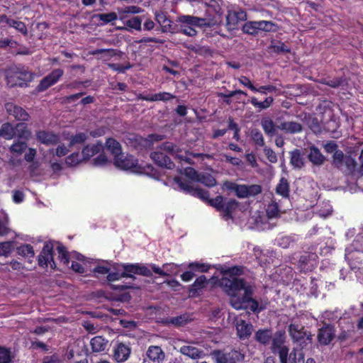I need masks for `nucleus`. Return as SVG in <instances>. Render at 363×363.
Here are the masks:
<instances>
[{
    "mask_svg": "<svg viewBox=\"0 0 363 363\" xmlns=\"http://www.w3.org/2000/svg\"><path fill=\"white\" fill-rule=\"evenodd\" d=\"M12 242H0V256L8 257L12 250Z\"/></svg>",
    "mask_w": 363,
    "mask_h": 363,
    "instance_id": "61",
    "label": "nucleus"
},
{
    "mask_svg": "<svg viewBox=\"0 0 363 363\" xmlns=\"http://www.w3.org/2000/svg\"><path fill=\"white\" fill-rule=\"evenodd\" d=\"M308 160L314 165H321L325 160L324 155L320 152V150L315 147L312 146L310 148V152L308 154Z\"/></svg>",
    "mask_w": 363,
    "mask_h": 363,
    "instance_id": "31",
    "label": "nucleus"
},
{
    "mask_svg": "<svg viewBox=\"0 0 363 363\" xmlns=\"http://www.w3.org/2000/svg\"><path fill=\"white\" fill-rule=\"evenodd\" d=\"M188 268L194 272H207L211 268V266L208 264L200 263L198 262H191L188 265Z\"/></svg>",
    "mask_w": 363,
    "mask_h": 363,
    "instance_id": "50",
    "label": "nucleus"
},
{
    "mask_svg": "<svg viewBox=\"0 0 363 363\" xmlns=\"http://www.w3.org/2000/svg\"><path fill=\"white\" fill-rule=\"evenodd\" d=\"M193 320L192 315L189 313H183L176 317H171L166 320L167 324H171L176 328L187 325Z\"/></svg>",
    "mask_w": 363,
    "mask_h": 363,
    "instance_id": "24",
    "label": "nucleus"
},
{
    "mask_svg": "<svg viewBox=\"0 0 363 363\" xmlns=\"http://www.w3.org/2000/svg\"><path fill=\"white\" fill-rule=\"evenodd\" d=\"M255 338L264 345H268L272 339V330L270 329L258 330L255 333Z\"/></svg>",
    "mask_w": 363,
    "mask_h": 363,
    "instance_id": "34",
    "label": "nucleus"
},
{
    "mask_svg": "<svg viewBox=\"0 0 363 363\" xmlns=\"http://www.w3.org/2000/svg\"><path fill=\"white\" fill-rule=\"evenodd\" d=\"M211 355L216 363H238L245 358L244 354L235 349L230 350L229 352L215 350L211 352Z\"/></svg>",
    "mask_w": 363,
    "mask_h": 363,
    "instance_id": "8",
    "label": "nucleus"
},
{
    "mask_svg": "<svg viewBox=\"0 0 363 363\" xmlns=\"http://www.w3.org/2000/svg\"><path fill=\"white\" fill-rule=\"evenodd\" d=\"M346 156L344 155L342 151L336 150L333 155V164L335 167L337 168L340 170H343V163L345 161Z\"/></svg>",
    "mask_w": 363,
    "mask_h": 363,
    "instance_id": "45",
    "label": "nucleus"
},
{
    "mask_svg": "<svg viewBox=\"0 0 363 363\" xmlns=\"http://www.w3.org/2000/svg\"><path fill=\"white\" fill-rule=\"evenodd\" d=\"M5 108L9 116L13 117L16 121H28L30 118L28 113L23 108L14 103H6Z\"/></svg>",
    "mask_w": 363,
    "mask_h": 363,
    "instance_id": "14",
    "label": "nucleus"
},
{
    "mask_svg": "<svg viewBox=\"0 0 363 363\" xmlns=\"http://www.w3.org/2000/svg\"><path fill=\"white\" fill-rule=\"evenodd\" d=\"M236 330L238 337L240 340H245L252 334V325L244 320H240L237 323Z\"/></svg>",
    "mask_w": 363,
    "mask_h": 363,
    "instance_id": "25",
    "label": "nucleus"
},
{
    "mask_svg": "<svg viewBox=\"0 0 363 363\" xmlns=\"http://www.w3.org/2000/svg\"><path fill=\"white\" fill-rule=\"evenodd\" d=\"M257 24V21H247L242 26V30L244 33L257 36L259 34Z\"/></svg>",
    "mask_w": 363,
    "mask_h": 363,
    "instance_id": "38",
    "label": "nucleus"
},
{
    "mask_svg": "<svg viewBox=\"0 0 363 363\" xmlns=\"http://www.w3.org/2000/svg\"><path fill=\"white\" fill-rule=\"evenodd\" d=\"M108 67L118 73H124L127 69H130L132 65L129 62L126 65L119 63H110Z\"/></svg>",
    "mask_w": 363,
    "mask_h": 363,
    "instance_id": "62",
    "label": "nucleus"
},
{
    "mask_svg": "<svg viewBox=\"0 0 363 363\" xmlns=\"http://www.w3.org/2000/svg\"><path fill=\"white\" fill-rule=\"evenodd\" d=\"M176 96L169 93L166 91L159 92L154 94H147L144 95L143 94H140L138 96V99L146 101H164L167 102L173 99H174Z\"/></svg>",
    "mask_w": 363,
    "mask_h": 363,
    "instance_id": "20",
    "label": "nucleus"
},
{
    "mask_svg": "<svg viewBox=\"0 0 363 363\" xmlns=\"http://www.w3.org/2000/svg\"><path fill=\"white\" fill-rule=\"evenodd\" d=\"M174 181L184 193L208 202L209 199V192L208 191L200 187H194L191 182L183 181L179 177H175Z\"/></svg>",
    "mask_w": 363,
    "mask_h": 363,
    "instance_id": "9",
    "label": "nucleus"
},
{
    "mask_svg": "<svg viewBox=\"0 0 363 363\" xmlns=\"http://www.w3.org/2000/svg\"><path fill=\"white\" fill-rule=\"evenodd\" d=\"M318 257L316 253L304 252L297 258L293 257L291 263L295 264L300 272L307 273L313 271L318 266Z\"/></svg>",
    "mask_w": 363,
    "mask_h": 363,
    "instance_id": "5",
    "label": "nucleus"
},
{
    "mask_svg": "<svg viewBox=\"0 0 363 363\" xmlns=\"http://www.w3.org/2000/svg\"><path fill=\"white\" fill-rule=\"evenodd\" d=\"M141 23V18L139 16H134L126 21L125 25L132 29L140 31L142 30Z\"/></svg>",
    "mask_w": 363,
    "mask_h": 363,
    "instance_id": "54",
    "label": "nucleus"
},
{
    "mask_svg": "<svg viewBox=\"0 0 363 363\" xmlns=\"http://www.w3.org/2000/svg\"><path fill=\"white\" fill-rule=\"evenodd\" d=\"M11 361V352L9 349L0 347V363H10Z\"/></svg>",
    "mask_w": 363,
    "mask_h": 363,
    "instance_id": "63",
    "label": "nucleus"
},
{
    "mask_svg": "<svg viewBox=\"0 0 363 363\" xmlns=\"http://www.w3.org/2000/svg\"><path fill=\"white\" fill-rule=\"evenodd\" d=\"M108 341L102 336H95L91 338L90 345L94 352H100L106 350Z\"/></svg>",
    "mask_w": 363,
    "mask_h": 363,
    "instance_id": "33",
    "label": "nucleus"
},
{
    "mask_svg": "<svg viewBox=\"0 0 363 363\" xmlns=\"http://www.w3.org/2000/svg\"><path fill=\"white\" fill-rule=\"evenodd\" d=\"M179 21L184 24H188L192 27L199 28L212 27L215 22L212 18H199L197 16L184 15L179 17Z\"/></svg>",
    "mask_w": 363,
    "mask_h": 363,
    "instance_id": "13",
    "label": "nucleus"
},
{
    "mask_svg": "<svg viewBox=\"0 0 363 363\" xmlns=\"http://www.w3.org/2000/svg\"><path fill=\"white\" fill-rule=\"evenodd\" d=\"M220 0H204V5L210 8L215 13H219L221 11V7L219 4Z\"/></svg>",
    "mask_w": 363,
    "mask_h": 363,
    "instance_id": "58",
    "label": "nucleus"
},
{
    "mask_svg": "<svg viewBox=\"0 0 363 363\" xmlns=\"http://www.w3.org/2000/svg\"><path fill=\"white\" fill-rule=\"evenodd\" d=\"M287 363H304V354L301 349L294 350L289 356V361Z\"/></svg>",
    "mask_w": 363,
    "mask_h": 363,
    "instance_id": "47",
    "label": "nucleus"
},
{
    "mask_svg": "<svg viewBox=\"0 0 363 363\" xmlns=\"http://www.w3.org/2000/svg\"><path fill=\"white\" fill-rule=\"evenodd\" d=\"M125 143L129 147L138 152L151 147V142L135 133H128L125 138Z\"/></svg>",
    "mask_w": 363,
    "mask_h": 363,
    "instance_id": "11",
    "label": "nucleus"
},
{
    "mask_svg": "<svg viewBox=\"0 0 363 363\" xmlns=\"http://www.w3.org/2000/svg\"><path fill=\"white\" fill-rule=\"evenodd\" d=\"M131 353L130 344L117 342L113 350V358L118 363L128 360Z\"/></svg>",
    "mask_w": 363,
    "mask_h": 363,
    "instance_id": "16",
    "label": "nucleus"
},
{
    "mask_svg": "<svg viewBox=\"0 0 363 363\" xmlns=\"http://www.w3.org/2000/svg\"><path fill=\"white\" fill-rule=\"evenodd\" d=\"M151 159L159 167L173 169L175 167L171 158L162 152L155 151L150 154Z\"/></svg>",
    "mask_w": 363,
    "mask_h": 363,
    "instance_id": "17",
    "label": "nucleus"
},
{
    "mask_svg": "<svg viewBox=\"0 0 363 363\" xmlns=\"http://www.w3.org/2000/svg\"><path fill=\"white\" fill-rule=\"evenodd\" d=\"M274 98L272 96L267 97L264 101H259L257 98L252 97L250 102L255 107L258 108L260 110L267 109L269 108L273 103Z\"/></svg>",
    "mask_w": 363,
    "mask_h": 363,
    "instance_id": "42",
    "label": "nucleus"
},
{
    "mask_svg": "<svg viewBox=\"0 0 363 363\" xmlns=\"http://www.w3.org/2000/svg\"><path fill=\"white\" fill-rule=\"evenodd\" d=\"M320 82L321 84L329 86L332 88H337L343 84L344 79L340 77L328 79H323Z\"/></svg>",
    "mask_w": 363,
    "mask_h": 363,
    "instance_id": "55",
    "label": "nucleus"
},
{
    "mask_svg": "<svg viewBox=\"0 0 363 363\" xmlns=\"http://www.w3.org/2000/svg\"><path fill=\"white\" fill-rule=\"evenodd\" d=\"M7 25L10 27L14 28L16 30L25 35L28 34L27 27L26 24L22 21L10 18Z\"/></svg>",
    "mask_w": 363,
    "mask_h": 363,
    "instance_id": "49",
    "label": "nucleus"
},
{
    "mask_svg": "<svg viewBox=\"0 0 363 363\" xmlns=\"http://www.w3.org/2000/svg\"><path fill=\"white\" fill-rule=\"evenodd\" d=\"M27 148V143L25 141H18L10 147V151L13 153L21 154Z\"/></svg>",
    "mask_w": 363,
    "mask_h": 363,
    "instance_id": "57",
    "label": "nucleus"
},
{
    "mask_svg": "<svg viewBox=\"0 0 363 363\" xmlns=\"http://www.w3.org/2000/svg\"><path fill=\"white\" fill-rule=\"evenodd\" d=\"M54 245L52 241H47L44 243L43 249L38 256V264L43 268L47 269L48 265L51 269H55L57 264L54 259Z\"/></svg>",
    "mask_w": 363,
    "mask_h": 363,
    "instance_id": "10",
    "label": "nucleus"
},
{
    "mask_svg": "<svg viewBox=\"0 0 363 363\" xmlns=\"http://www.w3.org/2000/svg\"><path fill=\"white\" fill-rule=\"evenodd\" d=\"M277 128L286 134H297L303 131V125L296 121L281 122Z\"/></svg>",
    "mask_w": 363,
    "mask_h": 363,
    "instance_id": "22",
    "label": "nucleus"
},
{
    "mask_svg": "<svg viewBox=\"0 0 363 363\" xmlns=\"http://www.w3.org/2000/svg\"><path fill=\"white\" fill-rule=\"evenodd\" d=\"M244 306L243 309H249L254 313H259L265 309V307L259 306V302L255 298L251 299L249 303L244 304Z\"/></svg>",
    "mask_w": 363,
    "mask_h": 363,
    "instance_id": "51",
    "label": "nucleus"
},
{
    "mask_svg": "<svg viewBox=\"0 0 363 363\" xmlns=\"http://www.w3.org/2000/svg\"><path fill=\"white\" fill-rule=\"evenodd\" d=\"M179 32L189 37H194L197 34V31L194 27L184 23L181 25Z\"/></svg>",
    "mask_w": 363,
    "mask_h": 363,
    "instance_id": "60",
    "label": "nucleus"
},
{
    "mask_svg": "<svg viewBox=\"0 0 363 363\" xmlns=\"http://www.w3.org/2000/svg\"><path fill=\"white\" fill-rule=\"evenodd\" d=\"M180 352L193 359H196L202 357L203 352L195 347L184 345L180 348Z\"/></svg>",
    "mask_w": 363,
    "mask_h": 363,
    "instance_id": "32",
    "label": "nucleus"
},
{
    "mask_svg": "<svg viewBox=\"0 0 363 363\" xmlns=\"http://www.w3.org/2000/svg\"><path fill=\"white\" fill-rule=\"evenodd\" d=\"M146 357L152 363H162L165 353L160 346L150 345L146 351Z\"/></svg>",
    "mask_w": 363,
    "mask_h": 363,
    "instance_id": "19",
    "label": "nucleus"
},
{
    "mask_svg": "<svg viewBox=\"0 0 363 363\" xmlns=\"http://www.w3.org/2000/svg\"><path fill=\"white\" fill-rule=\"evenodd\" d=\"M56 250L58 253V259L65 267H68L69 264V253L67 247L61 242H57Z\"/></svg>",
    "mask_w": 363,
    "mask_h": 363,
    "instance_id": "35",
    "label": "nucleus"
},
{
    "mask_svg": "<svg viewBox=\"0 0 363 363\" xmlns=\"http://www.w3.org/2000/svg\"><path fill=\"white\" fill-rule=\"evenodd\" d=\"M16 135L18 138L28 139L30 132L25 123H19L13 126L10 123H4L0 128V137L5 140H11Z\"/></svg>",
    "mask_w": 363,
    "mask_h": 363,
    "instance_id": "7",
    "label": "nucleus"
},
{
    "mask_svg": "<svg viewBox=\"0 0 363 363\" xmlns=\"http://www.w3.org/2000/svg\"><path fill=\"white\" fill-rule=\"evenodd\" d=\"M197 182L208 187H213L216 184V179L210 174L200 173Z\"/></svg>",
    "mask_w": 363,
    "mask_h": 363,
    "instance_id": "43",
    "label": "nucleus"
},
{
    "mask_svg": "<svg viewBox=\"0 0 363 363\" xmlns=\"http://www.w3.org/2000/svg\"><path fill=\"white\" fill-rule=\"evenodd\" d=\"M107 163H108V158H107V156L104 152H101L92 161L93 165L96 166V167L104 166V165H106Z\"/></svg>",
    "mask_w": 363,
    "mask_h": 363,
    "instance_id": "64",
    "label": "nucleus"
},
{
    "mask_svg": "<svg viewBox=\"0 0 363 363\" xmlns=\"http://www.w3.org/2000/svg\"><path fill=\"white\" fill-rule=\"evenodd\" d=\"M290 164L294 169H301L304 166V158L299 149H295L291 152Z\"/></svg>",
    "mask_w": 363,
    "mask_h": 363,
    "instance_id": "30",
    "label": "nucleus"
},
{
    "mask_svg": "<svg viewBox=\"0 0 363 363\" xmlns=\"http://www.w3.org/2000/svg\"><path fill=\"white\" fill-rule=\"evenodd\" d=\"M224 198L219 195L216 196L214 199L208 200V203L213 207H214L218 211L220 212L223 208L224 206Z\"/></svg>",
    "mask_w": 363,
    "mask_h": 363,
    "instance_id": "53",
    "label": "nucleus"
},
{
    "mask_svg": "<svg viewBox=\"0 0 363 363\" xmlns=\"http://www.w3.org/2000/svg\"><path fill=\"white\" fill-rule=\"evenodd\" d=\"M335 336V327L330 324H324L318 329L317 338L321 345H328L333 340Z\"/></svg>",
    "mask_w": 363,
    "mask_h": 363,
    "instance_id": "15",
    "label": "nucleus"
},
{
    "mask_svg": "<svg viewBox=\"0 0 363 363\" xmlns=\"http://www.w3.org/2000/svg\"><path fill=\"white\" fill-rule=\"evenodd\" d=\"M36 139L38 142L46 145H54L60 142L58 135L46 130H39L36 133Z\"/></svg>",
    "mask_w": 363,
    "mask_h": 363,
    "instance_id": "18",
    "label": "nucleus"
},
{
    "mask_svg": "<svg viewBox=\"0 0 363 363\" xmlns=\"http://www.w3.org/2000/svg\"><path fill=\"white\" fill-rule=\"evenodd\" d=\"M108 130V128L106 125L97 127L94 130H90L89 134L94 138H99L104 135Z\"/></svg>",
    "mask_w": 363,
    "mask_h": 363,
    "instance_id": "59",
    "label": "nucleus"
},
{
    "mask_svg": "<svg viewBox=\"0 0 363 363\" xmlns=\"http://www.w3.org/2000/svg\"><path fill=\"white\" fill-rule=\"evenodd\" d=\"M123 272L121 274L118 272H108L107 275V280L108 281H118L121 278H131L135 280L136 278L134 274H138L147 277L152 276V271L145 265L135 263V264H123Z\"/></svg>",
    "mask_w": 363,
    "mask_h": 363,
    "instance_id": "4",
    "label": "nucleus"
},
{
    "mask_svg": "<svg viewBox=\"0 0 363 363\" xmlns=\"http://www.w3.org/2000/svg\"><path fill=\"white\" fill-rule=\"evenodd\" d=\"M239 202L234 199H230L224 203L223 208L220 212L223 213V218L228 220L233 218V213L237 209Z\"/></svg>",
    "mask_w": 363,
    "mask_h": 363,
    "instance_id": "27",
    "label": "nucleus"
},
{
    "mask_svg": "<svg viewBox=\"0 0 363 363\" xmlns=\"http://www.w3.org/2000/svg\"><path fill=\"white\" fill-rule=\"evenodd\" d=\"M113 160L115 166L121 169L152 175H154L156 172L154 167L150 164H146L145 166L139 164L138 159L132 155L127 154L125 155L122 152Z\"/></svg>",
    "mask_w": 363,
    "mask_h": 363,
    "instance_id": "3",
    "label": "nucleus"
},
{
    "mask_svg": "<svg viewBox=\"0 0 363 363\" xmlns=\"http://www.w3.org/2000/svg\"><path fill=\"white\" fill-rule=\"evenodd\" d=\"M34 75L28 67L18 65L9 67L6 72V79L11 86L27 87L33 80Z\"/></svg>",
    "mask_w": 363,
    "mask_h": 363,
    "instance_id": "2",
    "label": "nucleus"
},
{
    "mask_svg": "<svg viewBox=\"0 0 363 363\" xmlns=\"http://www.w3.org/2000/svg\"><path fill=\"white\" fill-rule=\"evenodd\" d=\"M206 283L207 279L206 276L201 275L197 277L194 282L189 287V296L191 297H197L200 296L203 289L206 286Z\"/></svg>",
    "mask_w": 363,
    "mask_h": 363,
    "instance_id": "23",
    "label": "nucleus"
},
{
    "mask_svg": "<svg viewBox=\"0 0 363 363\" xmlns=\"http://www.w3.org/2000/svg\"><path fill=\"white\" fill-rule=\"evenodd\" d=\"M79 152H73L65 158V163L69 167H74L82 162Z\"/></svg>",
    "mask_w": 363,
    "mask_h": 363,
    "instance_id": "52",
    "label": "nucleus"
},
{
    "mask_svg": "<svg viewBox=\"0 0 363 363\" xmlns=\"http://www.w3.org/2000/svg\"><path fill=\"white\" fill-rule=\"evenodd\" d=\"M357 162L351 156H346L345 161L343 163V170H341L346 174H350L355 171Z\"/></svg>",
    "mask_w": 363,
    "mask_h": 363,
    "instance_id": "44",
    "label": "nucleus"
},
{
    "mask_svg": "<svg viewBox=\"0 0 363 363\" xmlns=\"http://www.w3.org/2000/svg\"><path fill=\"white\" fill-rule=\"evenodd\" d=\"M257 28L259 33L262 31L265 33H275L278 30V26L277 23L271 21H257Z\"/></svg>",
    "mask_w": 363,
    "mask_h": 363,
    "instance_id": "37",
    "label": "nucleus"
},
{
    "mask_svg": "<svg viewBox=\"0 0 363 363\" xmlns=\"http://www.w3.org/2000/svg\"><path fill=\"white\" fill-rule=\"evenodd\" d=\"M289 333L293 341L296 342L301 349H303L312 342V336L305 327L298 323H291L289 325Z\"/></svg>",
    "mask_w": 363,
    "mask_h": 363,
    "instance_id": "6",
    "label": "nucleus"
},
{
    "mask_svg": "<svg viewBox=\"0 0 363 363\" xmlns=\"http://www.w3.org/2000/svg\"><path fill=\"white\" fill-rule=\"evenodd\" d=\"M92 18H98L102 21L101 25H106L116 21L118 18V16L115 12H110L108 13L94 14Z\"/></svg>",
    "mask_w": 363,
    "mask_h": 363,
    "instance_id": "41",
    "label": "nucleus"
},
{
    "mask_svg": "<svg viewBox=\"0 0 363 363\" xmlns=\"http://www.w3.org/2000/svg\"><path fill=\"white\" fill-rule=\"evenodd\" d=\"M246 20L247 13L242 9L234 11L233 14H229L226 18L227 25L230 29H233L239 21H245Z\"/></svg>",
    "mask_w": 363,
    "mask_h": 363,
    "instance_id": "26",
    "label": "nucleus"
},
{
    "mask_svg": "<svg viewBox=\"0 0 363 363\" xmlns=\"http://www.w3.org/2000/svg\"><path fill=\"white\" fill-rule=\"evenodd\" d=\"M179 147V146H177V145H174L173 143L169 142V141L164 142L160 145V149L161 150L165 151V152L169 153L170 155H172V156L174 155L175 152L177 151V149Z\"/></svg>",
    "mask_w": 363,
    "mask_h": 363,
    "instance_id": "56",
    "label": "nucleus"
},
{
    "mask_svg": "<svg viewBox=\"0 0 363 363\" xmlns=\"http://www.w3.org/2000/svg\"><path fill=\"white\" fill-rule=\"evenodd\" d=\"M17 254L24 257L33 258L35 255L33 247L30 244H23L17 247Z\"/></svg>",
    "mask_w": 363,
    "mask_h": 363,
    "instance_id": "40",
    "label": "nucleus"
},
{
    "mask_svg": "<svg viewBox=\"0 0 363 363\" xmlns=\"http://www.w3.org/2000/svg\"><path fill=\"white\" fill-rule=\"evenodd\" d=\"M155 21L161 26L162 33H174L173 22L162 11H156L155 13Z\"/></svg>",
    "mask_w": 363,
    "mask_h": 363,
    "instance_id": "21",
    "label": "nucleus"
},
{
    "mask_svg": "<svg viewBox=\"0 0 363 363\" xmlns=\"http://www.w3.org/2000/svg\"><path fill=\"white\" fill-rule=\"evenodd\" d=\"M64 74V70L57 68L52 70V72L43 77L36 86L38 92H43L48 89L50 86L57 84Z\"/></svg>",
    "mask_w": 363,
    "mask_h": 363,
    "instance_id": "12",
    "label": "nucleus"
},
{
    "mask_svg": "<svg viewBox=\"0 0 363 363\" xmlns=\"http://www.w3.org/2000/svg\"><path fill=\"white\" fill-rule=\"evenodd\" d=\"M272 340V350L274 353H276L278 349L284 346L283 344L285 340L284 333L281 331L277 332Z\"/></svg>",
    "mask_w": 363,
    "mask_h": 363,
    "instance_id": "39",
    "label": "nucleus"
},
{
    "mask_svg": "<svg viewBox=\"0 0 363 363\" xmlns=\"http://www.w3.org/2000/svg\"><path fill=\"white\" fill-rule=\"evenodd\" d=\"M106 149L113 155V158L122 153L121 143L113 138H108L105 143Z\"/></svg>",
    "mask_w": 363,
    "mask_h": 363,
    "instance_id": "28",
    "label": "nucleus"
},
{
    "mask_svg": "<svg viewBox=\"0 0 363 363\" xmlns=\"http://www.w3.org/2000/svg\"><path fill=\"white\" fill-rule=\"evenodd\" d=\"M261 125L264 133L269 136L272 137L277 134V126L274 122L269 117H264L261 120Z\"/></svg>",
    "mask_w": 363,
    "mask_h": 363,
    "instance_id": "29",
    "label": "nucleus"
},
{
    "mask_svg": "<svg viewBox=\"0 0 363 363\" xmlns=\"http://www.w3.org/2000/svg\"><path fill=\"white\" fill-rule=\"evenodd\" d=\"M276 193L278 195L281 196L283 198L287 199L289 197V183L288 180L284 178L281 177L279 180V182L276 186Z\"/></svg>",
    "mask_w": 363,
    "mask_h": 363,
    "instance_id": "36",
    "label": "nucleus"
},
{
    "mask_svg": "<svg viewBox=\"0 0 363 363\" xmlns=\"http://www.w3.org/2000/svg\"><path fill=\"white\" fill-rule=\"evenodd\" d=\"M88 139V135L86 133H78L72 135L69 138V146H74L77 144H84Z\"/></svg>",
    "mask_w": 363,
    "mask_h": 363,
    "instance_id": "48",
    "label": "nucleus"
},
{
    "mask_svg": "<svg viewBox=\"0 0 363 363\" xmlns=\"http://www.w3.org/2000/svg\"><path fill=\"white\" fill-rule=\"evenodd\" d=\"M243 266H233L222 271V277L219 280V286L229 296L232 307L236 310L244 308V304L249 303L253 298L252 286L247 283L241 275L245 274Z\"/></svg>",
    "mask_w": 363,
    "mask_h": 363,
    "instance_id": "1",
    "label": "nucleus"
},
{
    "mask_svg": "<svg viewBox=\"0 0 363 363\" xmlns=\"http://www.w3.org/2000/svg\"><path fill=\"white\" fill-rule=\"evenodd\" d=\"M250 136L255 144L258 147H264L265 145L262 133L259 129L255 128L251 130Z\"/></svg>",
    "mask_w": 363,
    "mask_h": 363,
    "instance_id": "46",
    "label": "nucleus"
}]
</instances>
